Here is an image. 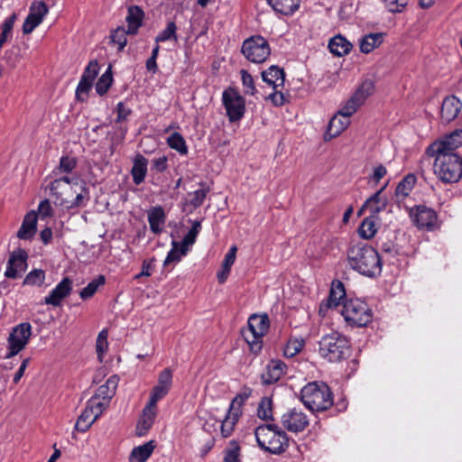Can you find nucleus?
<instances>
[{
	"label": "nucleus",
	"instance_id": "f257e3e1",
	"mask_svg": "<svg viewBox=\"0 0 462 462\" xmlns=\"http://www.w3.org/2000/svg\"><path fill=\"white\" fill-rule=\"evenodd\" d=\"M51 195L54 198L55 205L67 209L83 207L89 199L88 189L84 181L79 187L58 183H50Z\"/></svg>",
	"mask_w": 462,
	"mask_h": 462
},
{
	"label": "nucleus",
	"instance_id": "f03ea898",
	"mask_svg": "<svg viewBox=\"0 0 462 462\" xmlns=\"http://www.w3.org/2000/svg\"><path fill=\"white\" fill-rule=\"evenodd\" d=\"M259 447L273 454L284 452L289 446V438L276 424L260 425L254 430Z\"/></svg>",
	"mask_w": 462,
	"mask_h": 462
},
{
	"label": "nucleus",
	"instance_id": "7ed1b4c3",
	"mask_svg": "<svg viewBox=\"0 0 462 462\" xmlns=\"http://www.w3.org/2000/svg\"><path fill=\"white\" fill-rule=\"evenodd\" d=\"M300 400L310 411H321L333 405L332 392L323 382L307 383L300 392Z\"/></svg>",
	"mask_w": 462,
	"mask_h": 462
},
{
	"label": "nucleus",
	"instance_id": "20e7f679",
	"mask_svg": "<svg viewBox=\"0 0 462 462\" xmlns=\"http://www.w3.org/2000/svg\"><path fill=\"white\" fill-rule=\"evenodd\" d=\"M319 353L328 362H340L350 355L348 339L337 331L324 335L319 342Z\"/></svg>",
	"mask_w": 462,
	"mask_h": 462
},
{
	"label": "nucleus",
	"instance_id": "39448f33",
	"mask_svg": "<svg viewBox=\"0 0 462 462\" xmlns=\"http://www.w3.org/2000/svg\"><path fill=\"white\" fill-rule=\"evenodd\" d=\"M434 172L444 183H456L462 178V158L454 152H435Z\"/></svg>",
	"mask_w": 462,
	"mask_h": 462
},
{
	"label": "nucleus",
	"instance_id": "423d86ee",
	"mask_svg": "<svg viewBox=\"0 0 462 462\" xmlns=\"http://www.w3.org/2000/svg\"><path fill=\"white\" fill-rule=\"evenodd\" d=\"M341 314L349 325L355 327H365L373 319L372 310L359 299L344 301Z\"/></svg>",
	"mask_w": 462,
	"mask_h": 462
},
{
	"label": "nucleus",
	"instance_id": "0eeeda50",
	"mask_svg": "<svg viewBox=\"0 0 462 462\" xmlns=\"http://www.w3.org/2000/svg\"><path fill=\"white\" fill-rule=\"evenodd\" d=\"M269 328L270 322L266 314H253L249 317L247 328L242 331V335L252 351L256 353L262 349L261 339L268 332Z\"/></svg>",
	"mask_w": 462,
	"mask_h": 462
},
{
	"label": "nucleus",
	"instance_id": "6e6552de",
	"mask_svg": "<svg viewBox=\"0 0 462 462\" xmlns=\"http://www.w3.org/2000/svg\"><path fill=\"white\" fill-rule=\"evenodd\" d=\"M242 53L251 62L262 63L271 53L268 42L261 35L252 36L244 41Z\"/></svg>",
	"mask_w": 462,
	"mask_h": 462
},
{
	"label": "nucleus",
	"instance_id": "1a4fd4ad",
	"mask_svg": "<svg viewBox=\"0 0 462 462\" xmlns=\"http://www.w3.org/2000/svg\"><path fill=\"white\" fill-rule=\"evenodd\" d=\"M222 102L230 122L239 121L245 112V98L234 88H229L222 94Z\"/></svg>",
	"mask_w": 462,
	"mask_h": 462
},
{
	"label": "nucleus",
	"instance_id": "9d476101",
	"mask_svg": "<svg viewBox=\"0 0 462 462\" xmlns=\"http://www.w3.org/2000/svg\"><path fill=\"white\" fill-rule=\"evenodd\" d=\"M32 334L30 323H21L14 327L8 337L9 352L6 357L17 355L27 345Z\"/></svg>",
	"mask_w": 462,
	"mask_h": 462
},
{
	"label": "nucleus",
	"instance_id": "9b49d317",
	"mask_svg": "<svg viewBox=\"0 0 462 462\" xmlns=\"http://www.w3.org/2000/svg\"><path fill=\"white\" fill-rule=\"evenodd\" d=\"M201 229V222L199 220L192 221V226L188 234L181 242H173L172 248L168 253L165 260H180L189 251V245H193L196 237Z\"/></svg>",
	"mask_w": 462,
	"mask_h": 462
},
{
	"label": "nucleus",
	"instance_id": "f8f14e48",
	"mask_svg": "<svg viewBox=\"0 0 462 462\" xmlns=\"http://www.w3.org/2000/svg\"><path fill=\"white\" fill-rule=\"evenodd\" d=\"M281 423L288 431L298 433L303 431L308 427L309 419L303 411L297 408H292L282 415Z\"/></svg>",
	"mask_w": 462,
	"mask_h": 462
},
{
	"label": "nucleus",
	"instance_id": "ddd939ff",
	"mask_svg": "<svg viewBox=\"0 0 462 462\" xmlns=\"http://www.w3.org/2000/svg\"><path fill=\"white\" fill-rule=\"evenodd\" d=\"M410 217L413 224L420 229L432 230L437 224V214L424 205L417 206L411 209Z\"/></svg>",
	"mask_w": 462,
	"mask_h": 462
},
{
	"label": "nucleus",
	"instance_id": "4468645a",
	"mask_svg": "<svg viewBox=\"0 0 462 462\" xmlns=\"http://www.w3.org/2000/svg\"><path fill=\"white\" fill-rule=\"evenodd\" d=\"M171 385L172 371L171 368H165L159 374L158 383L151 391L149 402H152V406L157 405V402L168 394Z\"/></svg>",
	"mask_w": 462,
	"mask_h": 462
},
{
	"label": "nucleus",
	"instance_id": "2eb2a0df",
	"mask_svg": "<svg viewBox=\"0 0 462 462\" xmlns=\"http://www.w3.org/2000/svg\"><path fill=\"white\" fill-rule=\"evenodd\" d=\"M49 9L43 1L34 2L30 7V13L23 24V32L31 33L48 14Z\"/></svg>",
	"mask_w": 462,
	"mask_h": 462
},
{
	"label": "nucleus",
	"instance_id": "dca6fc26",
	"mask_svg": "<svg viewBox=\"0 0 462 462\" xmlns=\"http://www.w3.org/2000/svg\"><path fill=\"white\" fill-rule=\"evenodd\" d=\"M462 145V129H457L440 142L432 143L428 153L434 156L435 152H452L453 150Z\"/></svg>",
	"mask_w": 462,
	"mask_h": 462
},
{
	"label": "nucleus",
	"instance_id": "f3484780",
	"mask_svg": "<svg viewBox=\"0 0 462 462\" xmlns=\"http://www.w3.org/2000/svg\"><path fill=\"white\" fill-rule=\"evenodd\" d=\"M345 298L346 291L344 284L340 281H333L327 300L323 301L319 306V314L325 315L328 309L338 307L341 300Z\"/></svg>",
	"mask_w": 462,
	"mask_h": 462
},
{
	"label": "nucleus",
	"instance_id": "a211bd4d",
	"mask_svg": "<svg viewBox=\"0 0 462 462\" xmlns=\"http://www.w3.org/2000/svg\"><path fill=\"white\" fill-rule=\"evenodd\" d=\"M72 291V281L69 277L63 278L55 288L44 298L47 305L58 307L63 299L68 297Z\"/></svg>",
	"mask_w": 462,
	"mask_h": 462
},
{
	"label": "nucleus",
	"instance_id": "6ab92c4d",
	"mask_svg": "<svg viewBox=\"0 0 462 462\" xmlns=\"http://www.w3.org/2000/svg\"><path fill=\"white\" fill-rule=\"evenodd\" d=\"M462 109V102L455 96L444 98L440 109V120L443 124H449L455 120Z\"/></svg>",
	"mask_w": 462,
	"mask_h": 462
},
{
	"label": "nucleus",
	"instance_id": "aec40b11",
	"mask_svg": "<svg viewBox=\"0 0 462 462\" xmlns=\"http://www.w3.org/2000/svg\"><path fill=\"white\" fill-rule=\"evenodd\" d=\"M287 365L281 360H271L266 365L265 372L262 374L263 384H273L278 382L285 374Z\"/></svg>",
	"mask_w": 462,
	"mask_h": 462
},
{
	"label": "nucleus",
	"instance_id": "412c9836",
	"mask_svg": "<svg viewBox=\"0 0 462 462\" xmlns=\"http://www.w3.org/2000/svg\"><path fill=\"white\" fill-rule=\"evenodd\" d=\"M157 414V405L152 406V402L146 404L143 410L141 419L136 427L138 436H143L151 429Z\"/></svg>",
	"mask_w": 462,
	"mask_h": 462
},
{
	"label": "nucleus",
	"instance_id": "4be33fe9",
	"mask_svg": "<svg viewBox=\"0 0 462 462\" xmlns=\"http://www.w3.org/2000/svg\"><path fill=\"white\" fill-rule=\"evenodd\" d=\"M380 260L377 251L367 244L359 243L353 245L347 260Z\"/></svg>",
	"mask_w": 462,
	"mask_h": 462
},
{
	"label": "nucleus",
	"instance_id": "5701e85b",
	"mask_svg": "<svg viewBox=\"0 0 462 462\" xmlns=\"http://www.w3.org/2000/svg\"><path fill=\"white\" fill-rule=\"evenodd\" d=\"M38 216L35 211L27 213L23 220L22 226L17 231V237L23 240L32 238L37 230Z\"/></svg>",
	"mask_w": 462,
	"mask_h": 462
},
{
	"label": "nucleus",
	"instance_id": "b1692460",
	"mask_svg": "<svg viewBox=\"0 0 462 462\" xmlns=\"http://www.w3.org/2000/svg\"><path fill=\"white\" fill-rule=\"evenodd\" d=\"M350 124L349 117L346 116H340L339 111L334 116L328 125L325 138L332 139L338 136Z\"/></svg>",
	"mask_w": 462,
	"mask_h": 462
},
{
	"label": "nucleus",
	"instance_id": "393cba45",
	"mask_svg": "<svg viewBox=\"0 0 462 462\" xmlns=\"http://www.w3.org/2000/svg\"><path fill=\"white\" fill-rule=\"evenodd\" d=\"M351 268L360 274L374 278L381 274L383 262H349Z\"/></svg>",
	"mask_w": 462,
	"mask_h": 462
},
{
	"label": "nucleus",
	"instance_id": "a878e982",
	"mask_svg": "<svg viewBox=\"0 0 462 462\" xmlns=\"http://www.w3.org/2000/svg\"><path fill=\"white\" fill-rule=\"evenodd\" d=\"M144 17L143 11L138 5H131L128 7L126 22H127V32L131 35L137 33L138 29L143 24Z\"/></svg>",
	"mask_w": 462,
	"mask_h": 462
},
{
	"label": "nucleus",
	"instance_id": "bb28decb",
	"mask_svg": "<svg viewBox=\"0 0 462 462\" xmlns=\"http://www.w3.org/2000/svg\"><path fill=\"white\" fill-rule=\"evenodd\" d=\"M261 75L263 80L274 89L283 86L285 81L284 70L275 65H272L267 70H263Z\"/></svg>",
	"mask_w": 462,
	"mask_h": 462
},
{
	"label": "nucleus",
	"instance_id": "cd10ccee",
	"mask_svg": "<svg viewBox=\"0 0 462 462\" xmlns=\"http://www.w3.org/2000/svg\"><path fill=\"white\" fill-rule=\"evenodd\" d=\"M155 448L153 440H150L143 445L134 447L128 457L129 462H146L152 456Z\"/></svg>",
	"mask_w": 462,
	"mask_h": 462
},
{
	"label": "nucleus",
	"instance_id": "c85d7f7f",
	"mask_svg": "<svg viewBox=\"0 0 462 462\" xmlns=\"http://www.w3.org/2000/svg\"><path fill=\"white\" fill-rule=\"evenodd\" d=\"M147 164L148 161L143 155L137 154L134 157L131 174L133 177V181L135 185H140L142 182H143L147 173Z\"/></svg>",
	"mask_w": 462,
	"mask_h": 462
},
{
	"label": "nucleus",
	"instance_id": "c756f323",
	"mask_svg": "<svg viewBox=\"0 0 462 462\" xmlns=\"http://www.w3.org/2000/svg\"><path fill=\"white\" fill-rule=\"evenodd\" d=\"M353 45L344 36L338 34L333 37L328 43V48L336 56L341 57L346 55L351 51Z\"/></svg>",
	"mask_w": 462,
	"mask_h": 462
},
{
	"label": "nucleus",
	"instance_id": "7c9ffc66",
	"mask_svg": "<svg viewBox=\"0 0 462 462\" xmlns=\"http://www.w3.org/2000/svg\"><path fill=\"white\" fill-rule=\"evenodd\" d=\"M148 222L151 231L154 234H160L165 222L163 208L160 206L152 208L148 213Z\"/></svg>",
	"mask_w": 462,
	"mask_h": 462
},
{
	"label": "nucleus",
	"instance_id": "2f4dec72",
	"mask_svg": "<svg viewBox=\"0 0 462 462\" xmlns=\"http://www.w3.org/2000/svg\"><path fill=\"white\" fill-rule=\"evenodd\" d=\"M273 9L284 15L293 14L300 6V0H267Z\"/></svg>",
	"mask_w": 462,
	"mask_h": 462
},
{
	"label": "nucleus",
	"instance_id": "473e14b6",
	"mask_svg": "<svg viewBox=\"0 0 462 462\" xmlns=\"http://www.w3.org/2000/svg\"><path fill=\"white\" fill-rule=\"evenodd\" d=\"M119 382V377L117 375H112L110 376L105 384L100 385L96 394L97 396H101L102 400L106 401V402H109V401L112 399V397L115 395L117 385Z\"/></svg>",
	"mask_w": 462,
	"mask_h": 462
},
{
	"label": "nucleus",
	"instance_id": "72a5a7b5",
	"mask_svg": "<svg viewBox=\"0 0 462 462\" xmlns=\"http://www.w3.org/2000/svg\"><path fill=\"white\" fill-rule=\"evenodd\" d=\"M383 33H370L364 36L360 41V51L363 53H369L382 44Z\"/></svg>",
	"mask_w": 462,
	"mask_h": 462
},
{
	"label": "nucleus",
	"instance_id": "f704fd0d",
	"mask_svg": "<svg viewBox=\"0 0 462 462\" xmlns=\"http://www.w3.org/2000/svg\"><path fill=\"white\" fill-rule=\"evenodd\" d=\"M95 421L96 419L93 417L92 409L86 405L76 421L75 430L80 432H86Z\"/></svg>",
	"mask_w": 462,
	"mask_h": 462
},
{
	"label": "nucleus",
	"instance_id": "c9c22d12",
	"mask_svg": "<svg viewBox=\"0 0 462 462\" xmlns=\"http://www.w3.org/2000/svg\"><path fill=\"white\" fill-rule=\"evenodd\" d=\"M106 283L104 275H98L92 280L86 287L79 291V297L83 300H88L95 295L100 286Z\"/></svg>",
	"mask_w": 462,
	"mask_h": 462
},
{
	"label": "nucleus",
	"instance_id": "e433bc0d",
	"mask_svg": "<svg viewBox=\"0 0 462 462\" xmlns=\"http://www.w3.org/2000/svg\"><path fill=\"white\" fill-rule=\"evenodd\" d=\"M416 182V177L414 174L406 175L397 185L395 189V195L398 198H406L411 189H413Z\"/></svg>",
	"mask_w": 462,
	"mask_h": 462
},
{
	"label": "nucleus",
	"instance_id": "4c0bfd02",
	"mask_svg": "<svg viewBox=\"0 0 462 462\" xmlns=\"http://www.w3.org/2000/svg\"><path fill=\"white\" fill-rule=\"evenodd\" d=\"M77 159L70 156H62L60 160L59 165L53 170L52 174L54 177L59 175L70 173L76 167Z\"/></svg>",
	"mask_w": 462,
	"mask_h": 462
},
{
	"label": "nucleus",
	"instance_id": "58836bf2",
	"mask_svg": "<svg viewBox=\"0 0 462 462\" xmlns=\"http://www.w3.org/2000/svg\"><path fill=\"white\" fill-rule=\"evenodd\" d=\"M305 345L303 338L291 337L288 339L283 347V356L286 357H293L299 354Z\"/></svg>",
	"mask_w": 462,
	"mask_h": 462
},
{
	"label": "nucleus",
	"instance_id": "ea45409f",
	"mask_svg": "<svg viewBox=\"0 0 462 462\" xmlns=\"http://www.w3.org/2000/svg\"><path fill=\"white\" fill-rule=\"evenodd\" d=\"M360 236H362L365 239H371L374 236L376 233L375 228V217H365L358 229Z\"/></svg>",
	"mask_w": 462,
	"mask_h": 462
},
{
	"label": "nucleus",
	"instance_id": "a19ab883",
	"mask_svg": "<svg viewBox=\"0 0 462 462\" xmlns=\"http://www.w3.org/2000/svg\"><path fill=\"white\" fill-rule=\"evenodd\" d=\"M374 82L366 79L362 82L353 96L363 105L365 99L374 92Z\"/></svg>",
	"mask_w": 462,
	"mask_h": 462
},
{
	"label": "nucleus",
	"instance_id": "79ce46f5",
	"mask_svg": "<svg viewBox=\"0 0 462 462\" xmlns=\"http://www.w3.org/2000/svg\"><path fill=\"white\" fill-rule=\"evenodd\" d=\"M167 143L171 149L178 151L182 155L188 153L186 142L182 135L179 133L175 132L171 134L167 139Z\"/></svg>",
	"mask_w": 462,
	"mask_h": 462
},
{
	"label": "nucleus",
	"instance_id": "37998d69",
	"mask_svg": "<svg viewBox=\"0 0 462 462\" xmlns=\"http://www.w3.org/2000/svg\"><path fill=\"white\" fill-rule=\"evenodd\" d=\"M112 71L111 68H108V69L98 79L96 84L97 93L100 96L105 95L112 85Z\"/></svg>",
	"mask_w": 462,
	"mask_h": 462
},
{
	"label": "nucleus",
	"instance_id": "c03bdc74",
	"mask_svg": "<svg viewBox=\"0 0 462 462\" xmlns=\"http://www.w3.org/2000/svg\"><path fill=\"white\" fill-rule=\"evenodd\" d=\"M257 415L263 420H273L272 400L270 398L263 397L261 400L257 408Z\"/></svg>",
	"mask_w": 462,
	"mask_h": 462
},
{
	"label": "nucleus",
	"instance_id": "a18cd8bd",
	"mask_svg": "<svg viewBox=\"0 0 462 462\" xmlns=\"http://www.w3.org/2000/svg\"><path fill=\"white\" fill-rule=\"evenodd\" d=\"M177 26L174 22L168 23L166 28L162 31L155 38L156 43L169 41L171 39L177 40Z\"/></svg>",
	"mask_w": 462,
	"mask_h": 462
},
{
	"label": "nucleus",
	"instance_id": "49530a36",
	"mask_svg": "<svg viewBox=\"0 0 462 462\" xmlns=\"http://www.w3.org/2000/svg\"><path fill=\"white\" fill-rule=\"evenodd\" d=\"M208 191V188H202L198 190H195L192 193H189V199L188 203L194 208L200 207L203 204Z\"/></svg>",
	"mask_w": 462,
	"mask_h": 462
},
{
	"label": "nucleus",
	"instance_id": "de8ad7c7",
	"mask_svg": "<svg viewBox=\"0 0 462 462\" xmlns=\"http://www.w3.org/2000/svg\"><path fill=\"white\" fill-rule=\"evenodd\" d=\"M45 280V273L41 269H35L30 272L25 277L23 283L28 285L41 286L43 284Z\"/></svg>",
	"mask_w": 462,
	"mask_h": 462
},
{
	"label": "nucleus",
	"instance_id": "09e8293b",
	"mask_svg": "<svg viewBox=\"0 0 462 462\" xmlns=\"http://www.w3.org/2000/svg\"><path fill=\"white\" fill-rule=\"evenodd\" d=\"M129 34L124 27H117L111 33V40L118 44V50L122 51L127 43L126 35Z\"/></svg>",
	"mask_w": 462,
	"mask_h": 462
},
{
	"label": "nucleus",
	"instance_id": "8fccbe9b",
	"mask_svg": "<svg viewBox=\"0 0 462 462\" xmlns=\"http://www.w3.org/2000/svg\"><path fill=\"white\" fill-rule=\"evenodd\" d=\"M99 67L97 60L89 61L88 66L85 68L81 79L84 81L94 82L95 79L98 74Z\"/></svg>",
	"mask_w": 462,
	"mask_h": 462
},
{
	"label": "nucleus",
	"instance_id": "3c124183",
	"mask_svg": "<svg viewBox=\"0 0 462 462\" xmlns=\"http://www.w3.org/2000/svg\"><path fill=\"white\" fill-rule=\"evenodd\" d=\"M240 73H241L242 83L245 88V93L247 95L254 96L257 90L254 86V81L253 77L245 69H242Z\"/></svg>",
	"mask_w": 462,
	"mask_h": 462
},
{
	"label": "nucleus",
	"instance_id": "603ef678",
	"mask_svg": "<svg viewBox=\"0 0 462 462\" xmlns=\"http://www.w3.org/2000/svg\"><path fill=\"white\" fill-rule=\"evenodd\" d=\"M362 104L356 99L354 96H352L344 105V106L339 110L340 116H346L347 117H350L354 113L356 112L359 106H361Z\"/></svg>",
	"mask_w": 462,
	"mask_h": 462
},
{
	"label": "nucleus",
	"instance_id": "864d4df0",
	"mask_svg": "<svg viewBox=\"0 0 462 462\" xmlns=\"http://www.w3.org/2000/svg\"><path fill=\"white\" fill-rule=\"evenodd\" d=\"M240 447L235 440L230 442V448L226 451L225 462H240L239 459Z\"/></svg>",
	"mask_w": 462,
	"mask_h": 462
},
{
	"label": "nucleus",
	"instance_id": "5fc2aeb1",
	"mask_svg": "<svg viewBox=\"0 0 462 462\" xmlns=\"http://www.w3.org/2000/svg\"><path fill=\"white\" fill-rule=\"evenodd\" d=\"M26 262H8V266L5 270V275L7 278L16 279L20 276L17 268L19 267L21 271L24 270Z\"/></svg>",
	"mask_w": 462,
	"mask_h": 462
},
{
	"label": "nucleus",
	"instance_id": "6e6d98bb",
	"mask_svg": "<svg viewBox=\"0 0 462 462\" xmlns=\"http://www.w3.org/2000/svg\"><path fill=\"white\" fill-rule=\"evenodd\" d=\"M93 83L89 81H84L80 79L79 85L76 89V97L78 100L84 101L88 97L89 90L92 88Z\"/></svg>",
	"mask_w": 462,
	"mask_h": 462
},
{
	"label": "nucleus",
	"instance_id": "4d7b16f0",
	"mask_svg": "<svg viewBox=\"0 0 462 462\" xmlns=\"http://www.w3.org/2000/svg\"><path fill=\"white\" fill-rule=\"evenodd\" d=\"M386 185H384L383 188H381L379 190H377L374 195H372L370 198H368L365 202V207L370 205V204H377V205H383V208H386L387 206V199L381 196L383 190L385 189Z\"/></svg>",
	"mask_w": 462,
	"mask_h": 462
},
{
	"label": "nucleus",
	"instance_id": "13d9d810",
	"mask_svg": "<svg viewBox=\"0 0 462 462\" xmlns=\"http://www.w3.org/2000/svg\"><path fill=\"white\" fill-rule=\"evenodd\" d=\"M386 7L392 13L402 12L407 5L408 0H384Z\"/></svg>",
	"mask_w": 462,
	"mask_h": 462
},
{
	"label": "nucleus",
	"instance_id": "bf43d9fd",
	"mask_svg": "<svg viewBox=\"0 0 462 462\" xmlns=\"http://www.w3.org/2000/svg\"><path fill=\"white\" fill-rule=\"evenodd\" d=\"M102 399L101 396H97V394L95 393L94 396H92L87 402V405L90 407L91 409H97L101 410L103 412L104 410L106 408L109 402H106V401L100 400Z\"/></svg>",
	"mask_w": 462,
	"mask_h": 462
},
{
	"label": "nucleus",
	"instance_id": "052dcab7",
	"mask_svg": "<svg viewBox=\"0 0 462 462\" xmlns=\"http://www.w3.org/2000/svg\"><path fill=\"white\" fill-rule=\"evenodd\" d=\"M233 263H234V262H224L223 263L221 269L217 273V281L219 283L222 284L226 281V279L230 273Z\"/></svg>",
	"mask_w": 462,
	"mask_h": 462
},
{
	"label": "nucleus",
	"instance_id": "680f3d73",
	"mask_svg": "<svg viewBox=\"0 0 462 462\" xmlns=\"http://www.w3.org/2000/svg\"><path fill=\"white\" fill-rule=\"evenodd\" d=\"M241 415H242V406H239V405H236V404L231 402L226 417L227 419L231 420L232 421L237 423Z\"/></svg>",
	"mask_w": 462,
	"mask_h": 462
},
{
	"label": "nucleus",
	"instance_id": "e2e57ef3",
	"mask_svg": "<svg viewBox=\"0 0 462 462\" xmlns=\"http://www.w3.org/2000/svg\"><path fill=\"white\" fill-rule=\"evenodd\" d=\"M51 183L58 184V183H64L69 184L76 187H79V180L77 177H69L67 175H59L58 177H55V180L51 181Z\"/></svg>",
	"mask_w": 462,
	"mask_h": 462
},
{
	"label": "nucleus",
	"instance_id": "0e129e2a",
	"mask_svg": "<svg viewBox=\"0 0 462 462\" xmlns=\"http://www.w3.org/2000/svg\"><path fill=\"white\" fill-rule=\"evenodd\" d=\"M386 174L387 169L383 164H379L374 169L373 174L370 176V180L377 184Z\"/></svg>",
	"mask_w": 462,
	"mask_h": 462
},
{
	"label": "nucleus",
	"instance_id": "69168bd1",
	"mask_svg": "<svg viewBox=\"0 0 462 462\" xmlns=\"http://www.w3.org/2000/svg\"><path fill=\"white\" fill-rule=\"evenodd\" d=\"M236 422L232 421L231 420L225 417L224 420L221 424V434L224 438L229 437L236 426Z\"/></svg>",
	"mask_w": 462,
	"mask_h": 462
},
{
	"label": "nucleus",
	"instance_id": "338daca9",
	"mask_svg": "<svg viewBox=\"0 0 462 462\" xmlns=\"http://www.w3.org/2000/svg\"><path fill=\"white\" fill-rule=\"evenodd\" d=\"M39 214L43 217H50L52 213L51 203L48 199L42 200L38 207Z\"/></svg>",
	"mask_w": 462,
	"mask_h": 462
},
{
	"label": "nucleus",
	"instance_id": "774afa93",
	"mask_svg": "<svg viewBox=\"0 0 462 462\" xmlns=\"http://www.w3.org/2000/svg\"><path fill=\"white\" fill-rule=\"evenodd\" d=\"M267 98L276 106H282L286 101L284 95L277 90L270 94Z\"/></svg>",
	"mask_w": 462,
	"mask_h": 462
}]
</instances>
